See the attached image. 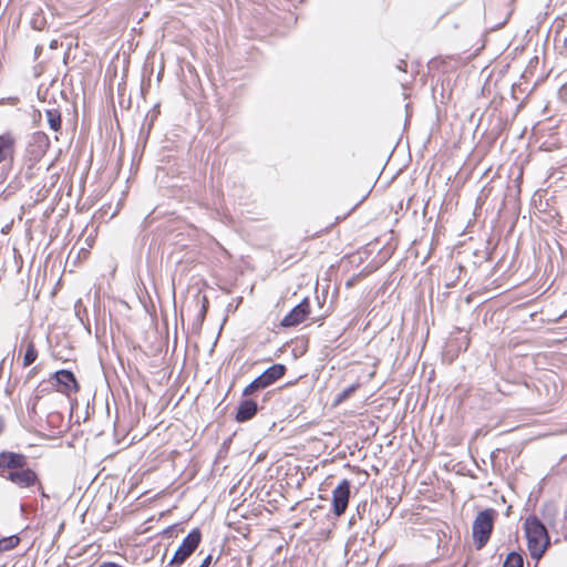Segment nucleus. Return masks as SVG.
Masks as SVG:
<instances>
[{
	"instance_id": "1",
	"label": "nucleus",
	"mask_w": 567,
	"mask_h": 567,
	"mask_svg": "<svg viewBox=\"0 0 567 567\" xmlns=\"http://www.w3.org/2000/svg\"><path fill=\"white\" fill-rule=\"evenodd\" d=\"M527 547L533 559L539 560L550 545V538L545 525L535 516H528L524 522Z\"/></svg>"
},
{
	"instance_id": "2",
	"label": "nucleus",
	"mask_w": 567,
	"mask_h": 567,
	"mask_svg": "<svg viewBox=\"0 0 567 567\" xmlns=\"http://www.w3.org/2000/svg\"><path fill=\"white\" fill-rule=\"evenodd\" d=\"M497 512L493 508L481 511L472 526V536L477 549H482L491 538Z\"/></svg>"
},
{
	"instance_id": "3",
	"label": "nucleus",
	"mask_w": 567,
	"mask_h": 567,
	"mask_svg": "<svg viewBox=\"0 0 567 567\" xmlns=\"http://www.w3.org/2000/svg\"><path fill=\"white\" fill-rule=\"evenodd\" d=\"M287 371L286 365L276 363L266 369L259 377L251 381L243 391V396H250L281 379Z\"/></svg>"
},
{
	"instance_id": "4",
	"label": "nucleus",
	"mask_w": 567,
	"mask_h": 567,
	"mask_svg": "<svg viewBox=\"0 0 567 567\" xmlns=\"http://www.w3.org/2000/svg\"><path fill=\"white\" fill-rule=\"evenodd\" d=\"M202 540V533L198 528L193 529L183 539L182 544L176 549L172 559L169 560L171 566H179L184 564L192 554L197 549Z\"/></svg>"
},
{
	"instance_id": "5",
	"label": "nucleus",
	"mask_w": 567,
	"mask_h": 567,
	"mask_svg": "<svg viewBox=\"0 0 567 567\" xmlns=\"http://www.w3.org/2000/svg\"><path fill=\"white\" fill-rule=\"evenodd\" d=\"M351 493V482L342 480L332 492V512L340 517L346 513Z\"/></svg>"
},
{
	"instance_id": "6",
	"label": "nucleus",
	"mask_w": 567,
	"mask_h": 567,
	"mask_svg": "<svg viewBox=\"0 0 567 567\" xmlns=\"http://www.w3.org/2000/svg\"><path fill=\"white\" fill-rule=\"evenodd\" d=\"M1 476L20 488H28L39 483L37 473L33 470L29 468L28 465L24 467H20L17 471H11L8 472L7 474H1Z\"/></svg>"
},
{
	"instance_id": "7",
	"label": "nucleus",
	"mask_w": 567,
	"mask_h": 567,
	"mask_svg": "<svg viewBox=\"0 0 567 567\" xmlns=\"http://www.w3.org/2000/svg\"><path fill=\"white\" fill-rule=\"evenodd\" d=\"M310 312V303L307 298H305L299 305L293 307L289 313H287L280 322L281 327L289 328L296 327L299 323L303 322L307 316Z\"/></svg>"
},
{
	"instance_id": "8",
	"label": "nucleus",
	"mask_w": 567,
	"mask_h": 567,
	"mask_svg": "<svg viewBox=\"0 0 567 567\" xmlns=\"http://www.w3.org/2000/svg\"><path fill=\"white\" fill-rule=\"evenodd\" d=\"M28 465L25 455L14 452L4 451L0 453V471L1 474H7L11 471H17L20 467Z\"/></svg>"
},
{
	"instance_id": "9",
	"label": "nucleus",
	"mask_w": 567,
	"mask_h": 567,
	"mask_svg": "<svg viewBox=\"0 0 567 567\" xmlns=\"http://www.w3.org/2000/svg\"><path fill=\"white\" fill-rule=\"evenodd\" d=\"M54 379L58 383V391L69 394L72 391H78V382L74 374L69 370H60L54 373Z\"/></svg>"
},
{
	"instance_id": "10",
	"label": "nucleus",
	"mask_w": 567,
	"mask_h": 567,
	"mask_svg": "<svg viewBox=\"0 0 567 567\" xmlns=\"http://www.w3.org/2000/svg\"><path fill=\"white\" fill-rule=\"evenodd\" d=\"M258 411V405L255 400L246 399L243 400L237 409L236 421L246 422L255 416Z\"/></svg>"
},
{
	"instance_id": "11",
	"label": "nucleus",
	"mask_w": 567,
	"mask_h": 567,
	"mask_svg": "<svg viewBox=\"0 0 567 567\" xmlns=\"http://www.w3.org/2000/svg\"><path fill=\"white\" fill-rule=\"evenodd\" d=\"M16 140L11 134L0 135V163L12 159Z\"/></svg>"
},
{
	"instance_id": "12",
	"label": "nucleus",
	"mask_w": 567,
	"mask_h": 567,
	"mask_svg": "<svg viewBox=\"0 0 567 567\" xmlns=\"http://www.w3.org/2000/svg\"><path fill=\"white\" fill-rule=\"evenodd\" d=\"M45 116L49 123V126L54 132H59L61 130V113L58 109H50L45 111Z\"/></svg>"
},
{
	"instance_id": "13",
	"label": "nucleus",
	"mask_w": 567,
	"mask_h": 567,
	"mask_svg": "<svg viewBox=\"0 0 567 567\" xmlns=\"http://www.w3.org/2000/svg\"><path fill=\"white\" fill-rule=\"evenodd\" d=\"M38 358V351L35 349V346L32 341L28 342L27 351L23 357V367L31 365Z\"/></svg>"
},
{
	"instance_id": "14",
	"label": "nucleus",
	"mask_w": 567,
	"mask_h": 567,
	"mask_svg": "<svg viewBox=\"0 0 567 567\" xmlns=\"http://www.w3.org/2000/svg\"><path fill=\"white\" fill-rule=\"evenodd\" d=\"M20 543V538L17 535L4 537L0 539V553L11 550L16 548Z\"/></svg>"
},
{
	"instance_id": "15",
	"label": "nucleus",
	"mask_w": 567,
	"mask_h": 567,
	"mask_svg": "<svg viewBox=\"0 0 567 567\" xmlns=\"http://www.w3.org/2000/svg\"><path fill=\"white\" fill-rule=\"evenodd\" d=\"M524 559L523 556L516 551H512L507 555L503 567H523Z\"/></svg>"
},
{
	"instance_id": "16",
	"label": "nucleus",
	"mask_w": 567,
	"mask_h": 567,
	"mask_svg": "<svg viewBox=\"0 0 567 567\" xmlns=\"http://www.w3.org/2000/svg\"><path fill=\"white\" fill-rule=\"evenodd\" d=\"M358 386H359V384H352V385L346 388L344 390H342L336 398L334 403L339 404V403L346 401L347 399H349L355 392Z\"/></svg>"
},
{
	"instance_id": "17",
	"label": "nucleus",
	"mask_w": 567,
	"mask_h": 567,
	"mask_svg": "<svg viewBox=\"0 0 567 567\" xmlns=\"http://www.w3.org/2000/svg\"><path fill=\"white\" fill-rule=\"evenodd\" d=\"M367 507H368V503L367 502H362L360 503L358 506H357V515H352L350 520H349V524L350 525H353L355 524V520H357V517L359 519H362L363 518V515L367 511Z\"/></svg>"
},
{
	"instance_id": "18",
	"label": "nucleus",
	"mask_w": 567,
	"mask_h": 567,
	"mask_svg": "<svg viewBox=\"0 0 567 567\" xmlns=\"http://www.w3.org/2000/svg\"><path fill=\"white\" fill-rule=\"evenodd\" d=\"M212 555H208L198 567H208L212 563Z\"/></svg>"
},
{
	"instance_id": "19",
	"label": "nucleus",
	"mask_w": 567,
	"mask_h": 567,
	"mask_svg": "<svg viewBox=\"0 0 567 567\" xmlns=\"http://www.w3.org/2000/svg\"><path fill=\"white\" fill-rule=\"evenodd\" d=\"M406 63L404 61H401L399 69L405 71Z\"/></svg>"
}]
</instances>
